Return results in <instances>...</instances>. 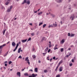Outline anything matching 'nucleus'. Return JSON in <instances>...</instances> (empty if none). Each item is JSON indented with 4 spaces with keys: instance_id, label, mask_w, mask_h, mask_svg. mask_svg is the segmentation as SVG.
<instances>
[{
    "instance_id": "2",
    "label": "nucleus",
    "mask_w": 77,
    "mask_h": 77,
    "mask_svg": "<svg viewBox=\"0 0 77 77\" xmlns=\"http://www.w3.org/2000/svg\"><path fill=\"white\" fill-rule=\"evenodd\" d=\"M37 75H38V74H35V75L34 74H33L32 75L29 76L28 77H35L37 76Z\"/></svg>"
},
{
    "instance_id": "51",
    "label": "nucleus",
    "mask_w": 77,
    "mask_h": 77,
    "mask_svg": "<svg viewBox=\"0 0 77 77\" xmlns=\"http://www.w3.org/2000/svg\"><path fill=\"white\" fill-rule=\"evenodd\" d=\"M2 49H0V54H1V53H2Z\"/></svg>"
},
{
    "instance_id": "55",
    "label": "nucleus",
    "mask_w": 77,
    "mask_h": 77,
    "mask_svg": "<svg viewBox=\"0 0 77 77\" xmlns=\"http://www.w3.org/2000/svg\"><path fill=\"white\" fill-rule=\"evenodd\" d=\"M60 23L61 24H63V23H62V21H61Z\"/></svg>"
},
{
    "instance_id": "1",
    "label": "nucleus",
    "mask_w": 77,
    "mask_h": 77,
    "mask_svg": "<svg viewBox=\"0 0 77 77\" xmlns=\"http://www.w3.org/2000/svg\"><path fill=\"white\" fill-rule=\"evenodd\" d=\"M74 17H75L74 16V14H72L71 15L70 17V19H71V18H72V20H74V18H75Z\"/></svg>"
},
{
    "instance_id": "7",
    "label": "nucleus",
    "mask_w": 77,
    "mask_h": 77,
    "mask_svg": "<svg viewBox=\"0 0 77 77\" xmlns=\"http://www.w3.org/2000/svg\"><path fill=\"white\" fill-rule=\"evenodd\" d=\"M17 75H19V77H20L21 76V73H20V72H17Z\"/></svg>"
},
{
    "instance_id": "19",
    "label": "nucleus",
    "mask_w": 77,
    "mask_h": 77,
    "mask_svg": "<svg viewBox=\"0 0 77 77\" xmlns=\"http://www.w3.org/2000/svg\"><path fill=\"white\" fill-rule=\"evenodd\" d=\"M26 3V0H24V2L22 3V4L23 5L24 3Z\"/></svg>"
},
{
    "instance_id": "30",
    "label": "nucleus",
    "mask_w": 77,
    "mask_h": 77,
    "mask_svg": "<svg viewBox=\"0 0 77 77\" xmlns=\"http://www.w3.org/2000/svg\"><path fill=\"white\" fill-rule=\"evenodd\" d=\"M42 24H43V23L42 22H41V23L38 25L39 26H41V25H42Z\"/></svg>"
},
{
    "instance_id": "56",
    "label": "nucleus",
    "mask_w": 77,
    "mask_h": 77,
    "mask_svg": "<svg viewBox=\"0 0 77 77\" xmlns=\"http://www.w3.org/2000/svg\"><path fill=\"white\" fill-rule=\"evenodd\" d=\"M51 27V25H50L49 26H48V28H50Z\"/></svg>"
},
{
    "instance_id": "21",
    "label": "nucleus",
    "mask_w": 77,
    "mask_h": 77,
    "mask_svg": "<svg viewBox=\"0 0 77 77\" xmlns=\"http://www.w3.org/2000/svg\"><path fill=\"white\" fill-rule=\"evenodd\" d=\"M31 36H33L35 35V33H34V32H33L32 33H31Z\"/></svg>"
},
{
    "instance_id": "20",
    "label": "nucleus",
    "mask_w": 77,
    "mask_h": 77,
    "mask_svg": "<svg viewBox=\"0 0 77 77\" xmlns=\"http://www.w3.org/2000/svg\"><path fill=\"white\" fill-rule=\"evenodd\" d=\"M51 16H52L53 17H55V15L53 14H51Z\"/></svg>"
},
{
    "instance_id": "36",
    "label": "nucleus",
    "mask_w": 77,
    "mask_h": 77,
    "mask_svg": "<svg viewBox=\"0 0 77 77\" xmlns=\"http://www.w3.org/2000/svg\"><path fill=\"white\" fill-rule=\"evenodd\" d=\"M47 72V69H45L44 70V72Z\"/></svg>"
},
{
    "instance_id": "63",
    "label": "nucleus",
    "mask_w": 77,
    "mask_h": 77,
    "mask_svg": "<svg viewBox=\"0 0 77 77\" xmlns=\"http://www.w3.org/2000/svg\"><path fill=\"white\" fill-rule=\"evenodd\" d=\"M52 59H53L51 58L50 59V61H51V60H52Z\"/></svg>"
},
{
    "instance_id": "60",
    "label": "nucleus",
    "mask_w": 77,
    "mask_h": 77,
    "mask_svg": "<svg viewBox=\"0 0 77 77\" xmlns=\"http://www.w3.org/2000/svg\"><path fill=\"white\" fill-rule=\"evenodd\" d=\"M71 53H70L69 54V56H71Z\"/></svg>"
},
{
    "instance_id": "29",
    "label": "nucleus",
    "mask_w": 77,
    "mask_h": 77,
    "mask_svg": "<svg viewBox=\"0 0 77 77\" xmlns=\"http://www.w3.org/2000/svg\"><path fill=\"white\" fill-rule=\"evenodd\" d=\"M31 40V37H29L28 39L27 42H28V41H30Z\"/></svg>"
},
{
    "instance_id": "47",
    "label": "nucleus",
    "mask_w": 77,
    "mask_h": 77,
    "mask_svg": "<svg viewBox=\"0 0 77 77\" xmlns=\"http://www.w3.org/2000/svg\"><path fill=\"white\" fill-rule=\"evenodd\" d=\"M50 51H51V49H49V50H48V53H49Z\"/></svg>"
},
{
    "instance_id": "26",
    "label": "nucleus",
    "mask_w": 77,
    "mask_h": 77,
    "mask_svg": "<svg viewBox=\"0 0 77 77\" xmlns=\"http://www.w3.org/2000/svg\"><path fill=\"white\" fill-rule=\"evenodd\" d=\"M17 49V48L15 47V49L13 50V51H14V52L15 51H16Z\"/></svg>"
},
{
    "instance_id": "9",
    "label": "nucleus",
    "mask_w": 77,
    "mask_h": 77,
    "mask_svg": "<svg viewBox=\"0 0 77 77\" xmlns=\"http://www.w3.org/2000/svg\"><path fill=\"white\" fill-rule=\"evenodd\" d=\"M61 44H63V43H64V42H65V39H63L61 41Z\"/></svg>"
},
{
    "instance_id": "14",
    "label": "nucleus",
    "mask_w": 77,
    "mask_h": 77,
    "mask_svg": "<svg viewBox=\"0 0 77 77\" xmlns=\"http://www.w3.org/2000/svg\"><path fill=\"white\" fill-rule=\"evenodd\" d=\"M53 26L54 27H57V25L56 23L55 24L54 23H53Z\"/></svg>"
},
{
    "instance_id": "24",
    "label": "nucleus",
    "mask_w": 77,
    "mask_h": 77,
    "mask_svg": "<svg viewBox=\"0 0 77 77\" xmlns=\"http://www.w3.org/2000/svg\"><path fill=\"white\" fill-rule=\"evenodd\" d=\"M62 67H60V71H62Z\"/></svg>"
},
{
    "instance_id": "6",
    "label": "nucleus",
    "mask_w": 77,
    "mask_h": 77,
    "mask_svg": "<svg viewBox=\"0 0 77 77\" xmlns=\"http://www.w3.org/2000/svg\"><path fill=\"white\" fill-rule=\"evenodd\" d=\"M27 40V39H26L25 40H21V41L22 42H23V43H24V42H26Z\"/></svg>"
},
{
    "instance_id": "16",
    "label": "nucleus",
    "mask_w": 77,
    "mask_h": 77,
    "mask_svg": "<svg viewBox=\"0 0 77 77\" xmlns=\"http://www.w3.org/2000/svg\"><path fill=\"white\" fill-rule=\"evenodd\" d=\"M35 72H38V68H35Z\"/></svg>"
},
{
    "instance_id": "58",
    "label": "nucleus",
    "mask_w": 77,
    "mask_h": 77,
    "mask_svg": "<svg viewBox=\"0 0 77 77\" xmlns=\"http://www.w3.org/2000/svg\"><path fill=\"white\" fill-rule=\"evenodd\" d=\"M37 11H34V13H37Z\"/></svg>"
},
{
    "instance_id": "12",
    "label": "nucleus",
    "mask_w": 77,
    "mask_h": 77,
    "mask_svg": "<svg viewBox=\"0 0 77 77\" xmlns=\"http://www.w3.org/2000/svg\"><path fill=\"white\" fill-rule=\"evenodd\" d=\"M24 75L25 76H29V74H28V73H26L24 74Z\"/></svg>"
},
{
    "instance_id": "31",
    "label": "nucleus",
    "mask_w": 77,
    "mask_h": 77,
    "mask_svg": "<svg viewBox=\"0 0 77 77\" xmlns=\"http://www.w3.org/2000/svg\"><path fill=\"white\" fill-rule=\"evenodd\" d=\"M63 48L61 49V52H63Z\"/></svg>"
},
{
    "instance_id": "41",
    "label": "nucleus",
    "mask_w": 77,
    "mask_h": 77,
    "mask_svg": "<svg viewBox=\"0 0 77 77\" xmlns=\"http://www.w3.org/2000/svg\"><path fill=\"white\" fill-rule=\"evenodd\" d=\"M18 58H20V59H22V57H21V56H20Z\"/></svg>"
},
{
    "instance_id": "33",
    "label": "nucleus",
    "mask_w": 77,
    "mask_h": 77,
    "mask_svg": "<svg viewBox=\"0 0 77 77\" xmlns=\"http://www.w3.org/2000/svg\"><path fill=\"white\" fill-rule=\"evenodd\" d=\"M74 36V34H71L70 36L71 37H72V36Z\"/></svg>"
},
{
    "instance_id": "53",
    "label": "nucleus",
    "mask_w": 77,
    "mask_h": 77,
    "mask_svg": "<svg viewBox=\"0 0 77 77\" xmlns=\"http://www.w3.org/2000/svg\"><path fill=\"white\" fill-rule=\"evenodd\" d=\"M35 49L34 48H33L32 49V51H35Z\"/></svg>"
},
{
    "instance_id": "50",
    "label": "nucleus",
    "mask_w": 77,
    "mask_h": 77,
    "mask_svg": "<svg viewBox=\"0 0 77 77\" xmlns=\"http://www.w3.org/2000/svg\"><path fill=\"white\" fill-rule=\"evenodd\" d=\"M45 37H43L42 38V40L44 41V39H45Z\"/></svg>"
},
{
    "instance_id": "42",
    "label": "nucleus",
    "mask_w": 77,
    "mask_h": 77,
    "mask_svg": "<svg viewBox=\"0 0 77 77\" xmlns=\"http://www.w3.org/2000/svg\"><path fill=\"white\" fill-rule=\"evenodd\" d=\"M2 48H3V46L2 45L1 46H0V49H2Z\"/></svg>"
},
{
    "instance_id": "5",
    "label": "nucleus",
    "mask_w": 77,
    "mask_h": 77,
    "mask_svg": "<svg viewBox=\"0 0 77 77\" xmlns=\"http://www.w3.org/2000/svg\"><path fill=\"white\" fill-rule=\"evenodd\" d=\"M12 45L13 47H15V45H16V44H15V42H13L12 43Z\"/></svg>"
},
{
    "instance_id": "11",
    "label": "nucleus",
    "mask_w": 77,
    "mask_h": 77,
    "mask_svg": "<svg viewBox=\"0 0 77 77\" xmlns=\"http://www.w3.org/2000/svg\"><path fill=\"white\" fill-rule=\"evenodd\" d=\"M63 62V61H62V60H61L59 63H58V66H59V65H60V64H61V63H62V62Z\"/></svg>"
},
{
    "instance_id": "37",
    "label": "nucleus",
    "mask_w": 77,
    "mask_h": 77,
    "mask_svg": "<svg viewBox=\"0 0 77 77\" xmlns=\"http://www.w3.org/2000/svg\"><path fill=\"white\" fill-rule=\"evenodd\" d=\"M47 54V52L45 53H43L42 54H43L44 56H45V54Z\"/></svg>"
},
{
    "instance_id": "32",
    "label": "nucleus",
    "mask_w": 77,
    "mask_h": 77,
    "mask_svg": "<svg viewBox=\"0 0 77 77\" xmlns=\"http://www.w3.org/2000/svg\"><path fill=\"white\" fill-rule=\"evenodd\" d=\"M8 3H9V2H7L5 3L6 5H8Z\"/></svg>"
},
{
    "instance_id": "3",
    "label": "nucleus",
    "mask_w": 77,
    "mask_h": 77,
    "mask_svg": "<svg viewBox=\"0 0 77 77\" xmlns=\"http://www.w3.org/2000/svg\"><path fill=\"white\" fill-rule=\"evenodd\" d=\"M29 57H27L25 59V61H27V63H28L29 65H30V62H29V60L28 59Z\"/></svg>"
},
{
    "instance_id": "59",
    "label": "nucleus",
    "mask_w": 77,
    "mask_h": 77,
    "mask_svg": "<svg viewBox=\"0 0 77 77\" xmlns=\"http://www.w3.org/2000/svg\"><path fill=\"white\" fill-rule=\"evenodd\" d=\"M29 25H30V26H32V23H30L29 24Z\"/></svg>"
},
{
    "instance_id": "62",
    "label": "nucleus",
    "mask_w": 77,
    "mask_h": 77,
    "mask_svg": "<svg viewBox=\"0 0 77 77\" xmlns=\"http://www.w3.org/2000/svg\"><path fill=\"white\" fill-rule=\"evenodd\" d=\"M71 47H74V46L73 45H72L71 46Z\"/></svg>"
},
{
    "instance_id": "17",
    "label": "nucleus",
    "mask_w": 77,
    "mask_h": 77,
    "mask_svg": "<svg viewBox=\"0 0 77 77\" xmlns=\"http://www.w3.org/2000/svg\"><path fill=\"white\" fill-rule=\"evenodd\" d=\"M11 10L10 8H8V9L7 10L8 12H10V11H11Z\"/></svg>"
},
{
    "instance_id": "23",
    "label": "nucleus",
    "mask_w": 77,
    "mask_h": 77,
    "mask_svg": "<svg viewBox=\"0 0 77 77\" xmlns=\"http://www.w3.org/2000/svg\"><path fill=\"white\" fill-rule=\"evenodd\" d=\"M32 57L33 59H35V58H36V56H35V55H32Z\"/></svg>"
},
{
    "instance_id": "25",
    "label": "nucleus",
    "mask_w": 77,
    "mask_h": 77,
    "mask_svg": "<svg viewBox=\"0 0 77 77\" xmlns=\"http://www.w3.org/2000/svg\"><path fill=\"white\" fill-rule=\"evenodd\" d=\"M19 46V44L18 43H17V45H16V47L17 48H18V47Z\"/></svg>"
},
{
    "instance_id": "52",
    "label": "nucleus",
    "mask_w": 77,
    "mask_h": 77,
    "mask_svg": "<svg viewBox=\"0 0 77 77\" xmlns=\"http://www.w3.org/2000/svg\"><path fill=\"white\" fill-rule=\"evenodd\" d=\"M69 55H67L66 56V57H69Z\"/></svg>"
},
{
    "instance_id": "10",
    "label": "nucleus",
    "mask_w": 77,
    "mask_h": 77,
    "mask_svg": "<svg viewBox=\"0 0 77 77\" xmlns=\"http://www.w3.org/2000/svg\"><path fill=\"white\" fill-rule=\"evenodd\" d=\"M21 48H20L18 49L17 51L18 53H20V51H21Z\"/></svg>"
},
{
    "instance_id": "27",
    "label": "nucleus",
    "mask_w": 77,
    "mask_h": 77,
    "mask_svg": "<svg viewBox=\"0 0 77 77\" xmlns=\"http://www.w3.org/2000/svg\"><path fill=\"white\" fill-rule=\"evenodd\" d=\"M8 52H9V51L7 52L4 55L5 56H7V54H8Z\"/></svg>"
},
{
    "instance_id": "8",
    "label": "nucleus",
    "mask_w": 77,
    "mask_h": 77,
    "mask_svg": "<svg viewBox=\"0 0 77 77\" xmlns=\"http://www.w3.org/2000/svg\"><path fill=\"white\" fill-rule=\"evenodd\" d=\"M57 45H55L54 48V50H56L57 49H58V48H57Z\"/></svg>"
},
{
    "instance_id": "46",
    "label": "nucleus",
    "mask_w": 77,
    "mask_h": 77,
    "mask_svg": "<svg viewBox=\"0 0 77 77\" xmlns=\"http://www.w3.org/2000/svg\"><path fill=\"white\" fill-rule=\"evenodd\" d=\"M6 45V44H4L3 45H2V47H5Z\"/></svg>"
},
{
    "instance_id": "61",
    "label": "nucleus",
    "mask_w": 77,
    "mask_h": 77,
    "mask_svg": "<svg viewBox=\"0 0 77 77\" xmlns=\"http://www.w3.org/2000/svg\"><path fill=\"white\" fill-rule=\"evenodd\" d=\"M68 50H71V48H69Z\"/></svg>"
},
{
    "instance_id": "57",
    "label": "nucleus",
    "mask_w": 77,
    "mask_h": 77,
    "mask_svg": "<svg viewBox=\"0 0 77 77\" xmlns=\"http://www.w3.org/2000/svg\"><path fill=\"white\" fill-rule=\"evenodd\" d=\"M8 63V62H7V61H5V62L4 63Z\"/></svg>"
},
{
    "instance_id": "38",
    "label": "nucleus",
    "mask_w": 77,
    "mask_h": 77,
    "mask_svg": "<svg viewBox=\"0 0 77 77\" xmlns=\"http://www.w3.org/2000/svg\"><path fill=\"white\" fill-rule=\"evenodd\" d=\"M12 8H13V7L12 6H11L10 7V9H12Z\"/></svg>"
},
{
    "instance_id": "13",
    "label": "nucleus",
    "mask_w": 77,
    "mask_h": 77,
    "mask_svg": "<svg viewBox=\"0 0 77 77\" xmlns=\"http://www.w3.org/2000/svg\"><path fill=\"white\" fill-rule=\"evenodd\" d=\"M62 0H58L57 1V3H62Z\"/></svg>"
},
{
    "instance_id": "64",
    "label": "nucleus",
    "mask_w": 77,
    "mask_h": 77,
    "mask_svg": "<svg viewBox=\"0 0 77 77\" xmlns=\"http://www.w3.org/2000/svg\"><path fill=\"white\" fill-rule=\"evenodd\" d=\"M38 63H41V61L39 60V61H38Z\"/></svg>"
},
{
    "instance_id": "18",
    "label": "nucleus",
    "mask_w": 77,
    "mask_h": 77,
    "mask_svg": "<svg viewBox=\"0 0 77 77\" xmlns=\"http://www.w3.org/2000/svg\"><path fill=\"white\" fill-rule=\"evenodd\" d=\"M6 29H5L3 32V35H5V32H6Z\"/></svg>"
},
{
    "instance_id": "44",
    "label": "nucleus",
    "mask_w": 77,
    "mask_h": 77,
    "mask_svg": "<svg viewBox=\"0 0 77 77\" xmlns=\"http://www.w3.org/2000/svg\"><path fill=\"white\" fill-rule=\"evenodd\" d=\"M53 59H54V60H56V57H53Z\"/></svg>"
},
{
    "instance_id": "39",
    "label": "nucleus",
    "mask_w": 77,
    "mask_h": 77,
    "mask_svg": "<svg viewBox=\"0 0 77 77\" xmlns=\"http://www.w3.org/2000/svg\"><path fill=\"white\" fill-rule=\"evenodd\" d=\"M72 63H70V64H69L70 66H72Z\"/></svg>"
},
{
    "instance_id": "40",
    "label": "nucleus",
    "mask_w": 77,
    "mask_h": 77,
    "mask_svg": "<svg viewBox=\"0 0 77 77\" xmlns=\"http://www.w3.org/2000/svg\"><path fill=\"white\" fill-rule=\"evenodd\" d=\"M65 17H63L62 18V20L63 21L64 20H65Z\"/></svg>"
},
{
    "instance_id": "48",
    "label": "nucleus",
    "mask_w": 77,
    "mask_h": 77,
    "mask_svg": "<svg viewBox=\"0 0 77 77\" xmlns=\"http://www.w3.org/2000/svg\"><path fill=\"white\" fill-rule=\"evenodd\" d=\"M73 6H75H75H77V5H76V4H73Z\"/></svg>"
},
{
    "instance_id": "28",
    "label": "nucleus",
    "mask_w": 77,
    "mask_h": 77,
    "mask_svg": "<svg viewBox=\"0 0 77 77\" xmlns=\"http://www.w3.org/2000/svg\"><path fill=\"white\" fill-rule=\"evenodd\" d=\"M49 48L51 47H52V45L51 44H49Z\"/></svg>"
},
{
    "instance_id": "45",
    "label": "nucleus",
    "mask_w": 77,
    "mask_h": 77,
    "mask_svg": "<svg viewBox=\"0 0 77 77\" xmlns=\"http://www.w3.org/2000/svg\"><path fill=\"white\" fill-rule=\"evenodd\" d=\"M70 35H71V34H70V33H68V36H70Z\"/></svg>"
},
{
    "instance_id": "22",
    "label": "nucleus",
    "mask_w": 77,
    "mask_h": 77,
    "mask_svg": "<svg viewBox=\"0 0 77 77\" xmlns=\"http://www.w3.org/2000/svg\"><path fill=\"white\" fill-rule=\"evenodd\" d=\"M48 50V47H47V48L45 49V51H47Z\"/></svg>"
},
{
    "instance_id": "35",
    "label": "nucleus",
    "mask_w": 77,
    "mask_h": 77,
    "mask_svg": "<svg viewBox=\"0 0 77 77\" xmlns=\"http://www.w3.org/2000/svg\"><path fill=\"white\" fill-rule=\"evenodd\" d=\"M12 62V61H9V65H10V64H11Z\"/></svg>"
},
{
    "instance_id": "4",
    "label": "nucleus",
    "mask_w": 77,
    "mask_h": 77,
    "mask_svg": "<svg viewBox=\"0 0 77 77\" xmlns=\"http://www.w3.org/2000/svg\"><path fill=\"white\" fill-rule=\"evenodd\" d=\"M30 1L29 0L26 1V4H27L28 5H30Z\"/></svg>"
},
{
    "instance_id": "43",
    "label": "nucleus",
    "mask_w": 77,
    "mask_h": 77,
    "mask_svg": "<svg viewBox=\"0 0 77 77\" xmlns=\"http://www.w3.org/2000/svg\"><path fill=\"white\" fill-rule=\"evenodd\" d=\"M72 62H74V59H72Z\"/></svg>"
},
{
    "instance_id": "49",
    "label": "nucleus",
    "mask_w": 77,
    "mask_h": 77,
    "mask_svg": "<svg viewBox=\"0 0 77 77\" xmlns=\"http://www.w3.org/2000/svg\"><path fill=\"white\" fill-rule=\"evenodd\" d=\"M29 71H31L32 72H33V69H31L29 70Z\"/></svg>"
},
{
    "instance_id": "34",
    "label": "nucleus",
    "mask_w": 77,
    "mask_h": 77,
    "mask_svg": "<svg viewBox=\"0 0 77 77\" xmlns=\"http://www.w3.org/2000/svg\"><path fill=\"white\" fill-rule=\"evenodd\" d=\"M46 24H44V25H43V28H44L45 26H46Z\"/></svg>"
},
{
    "instance_id": "15",
    "label": "nucleus",
    "mask_w": 77,
    "mask_h": 77,
    "mask_svg": "<svg viewBox=\"0 0 77 77\" xmlns=\"http://www.w3.org/2000/svg\"><path fill=\"white\" fill-rule=\"evenodd\" d=\"M42 14V12L41 11L40 12L38 13V15H41Z\"/></svg>"
},
{
    "instance_id": "54",
    "label": "nucleus",
    "mask_w": 77,
    "mask_h": 77,
    "mask_svg": "<svg viewBox=\"0 0 77 77\" xmlns=\"http://www.w3.org/2000/svg\"><path fill=\"white\" fill-rule=\"evenodd\" d=\"M7 65H8V64H6V63L5 64V66H7Z\"/></svg>"
}]
</instances>
